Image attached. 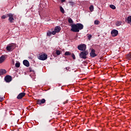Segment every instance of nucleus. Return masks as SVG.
Wrapping results in <instances>:
<instances>
[{"mask_svg":"<svg viewBox=\"0 0 131 131\" xmlns=\"http://www.w3.org/2000/svg\"><path fill=\"white\" fill-rule=\"evenodd\" d=\"M71 31L73 32H79V30L83 29V25L78 23L77 24H72L71 25Z\"/></svg>","mask_w":131,"mask_h":131,"instance_id":"obj_1","label":"nucleus"},{"mask_svg":"<svg viewBox=\"0 0 131 131\" xmlns=\"http://www.w3.org/2000/svg\"><path fill=\"white\" fill-rule=\"evenodd\" d=\"M89 55V51L88 50L81 52L79 54V57L81 59H86V56Z\"/></svg>","mask_w":131,"mask_h":131,"instance_id":"obj_2","label":"nucleus"},{"mask_svg":"<svg viewBox=\"0 0 131 131\" xmlns=\"http://www.w3.org/2000/svg\"><path fill=\"white\" fill-rule=\"evenodd\" d=\"M77 49L79 51L83 52L86 50V45L85 44H80L77 46Z\"/></svg>","mask_w":131,"mask_h":131,"instance_id":"obj_3","label":"nucleus"},{"mask_svg":"<svg viewBox=\"0 0 131 131\" xmlns=\"http://www.w3.org/2000/svg\"><path fill=\"white\" fill-rule=\"evenodd\" d=\"M60 31H61V27H60L59 26H57L55 28L54 31H53L52 32V34H53V35H55L56 33H57L58 32H60Z\"/></svg>","mask_w":131,"mask_h":131,"instance_id":"obj_4","label":"nucleus"},{"mask_svg":"<svg viewBox=\"0 0 131 131\" xmlns=\"http://www.w3.org/2000/svg\"><path fill=\"white\" fill-rule=\"evenodd\" d=\"M15 49V45L13 44H9L6 47V50L8 51V52H11V51H13Z\"/></svg>","mask_w":131,"mask_h":131,"instance_id":"obj_5","label":"nucleus"},{"mask_svg":"<svg viewBox=\"0 0 131 131\" xmlns=\"http://www.w3.org/2000/svg\"><path fill=\"white\" fill-rule=\"evenodd\" d=\"M7 16L9 17V21L10 22V23H13L14 22V14L12 13H9L7 14Z\"/></svg>","mask_w":131,"mask_h":131,"instance_id":"obj_6","label":"nucleus"},{"mask_svg":"<svg viewBox=\"0 0 131 131\" xmlns=\"http://www.w3.org/2000/svg\"><path fill=\"white\" fill-rule=\"evenodd\" d=\"M39 60H41V61H45V60H47L48 59V55L46 54H43L38 57Z\"/></svg>","mask_w":131,"mask_h":131,"instance_id":"obj_7","label":"nucleus"},{"mask_svg":"<svg viewBox=\"0 0 131 131\" xmlns=\"http://www.w3.org/2000/svg\"><path fill=\"white\" fill-rule=\"evenodd\" d=\"M90 56L91 58H95V57H97V54H96V50H95V49H92L90 52Z\"/></svg>","mask_w":131,"mask_h":131,"instance_id":"obj_8","label":"nucleus"},{"mask_svg":"<svg viewBox=\"0 0 131 131\" xmlns=\"http://www.w3.org/2000/svg\"><path fill=\"white\" fill-rule=\"evenodd\" d=\"M111 34L113 37L117 36V35H118V31L116 30H113L111 31Z\"/></svg>","mask_w":131,"mask_h":131,"instance_id":"obj_9","label":"nucleus"},{"mask_svg":"<svg viewBox=\"0 0 131 131\" xmlns=\"http://www.w3.org/2000/svg\"><path fill=\"white\" fill-rule=\"evenodd\" d=\"M5 80L6 82H10V81H12V77L11 76H6L5 78Z\"/></svg>","mask_w":131,"mask_h":131,"instance_id":"obj_10","label":"nucleus"},{"mask_svg":"<svg viewBox=\"0 0 131 131\" xmlns=\"http://www.w3.org/2000/svg\"><path fill=\"white\" fill-rule=\"evenodd\" d=\"M38 104L39 105H41L42 104H45L46 103V99H42L41 100H38L37 101Z\"/></svg>","mask_w":131,"mask_h":131,"instance_id":"obj_11","label":"nucleus"},{"mask_svg":"<svg viewBox=\"0 0 131 131\" xmlns=\"http://www.w3.org/2000/svg\"><path fill=\"white\" fill-rule=\"evenodd\" d=\"M23 64L24 65H25V66H26L27 67H29V61H28L27 60H24Z\"/></svg>","mask_w":131,"mask_h":131,"instance_id":"obj_12","label":"nucleus"},{"mask_svg":"<svg viewBox=\"0 0 131 131\" xmlns=\"http://www.w3.org/2000/svg\"><path fill=\"white\" fill-rule=\"evenodd\" d=\"M24 96H25V93H21L20 94H19L18 96H17V99H22L23 98V97H24Z\"/></svg>","mask_w":131,"mask_h":131,"instance_id":"obj_13","label":"nucleus"},{"mask_svg":"<svg viewBox=\"0 0 131 131\" xmlns=\"http://www.w3.org/2000/svg\"><path fill=\"white\" fill-rule=\"evenodd\" d=\"M6 73H7V71H6V70H0V75H4V74H6Z\"/></svg>","mask_w":131,"mask_h":131,"instance_id":"obj_14","label":"nucleus"},{"mask_svg":"<svg viewBox=\"0 0 131 131\" xmlns=\"http://www.w3.org/2000/svg\"><path fill=\"white\" fill-rule=\"evenodd\" d=\"M5 59H6V57L4 55H2L0 57V64H1V63H3V62L5 61Z\"/></svg>","mask_w":131,"mask_h":131,"instance_id":"obj_15","label":"nucleus"},{"mask_svg":"<svg viewBox=\"0 0 131 131\" xmlns=\"http://www.w3.org/2000/svg\"><path fill=\"white\" fill-rule=\"evenodd\" d=\"M127 23H131V16H129L127 18Z\"/></svg>","mask_w":131,"mask_h":131,"instance_id":"obj_16","label":"nucleus"},{"mask_svg":"<svg viewBox=\"0 0 131 131\" xmlns=\"http://www.w3.org/2000/svg\"><path fill=\"white\" fill-rule=\"evenodd\" d=\"M121 24H122V21H117L116 23V26H120V25H121Z\"/></svg>","mask_w":131,"mask_h":131,"instance_id":"obj_17","label":"nucleus"},{"mask_svg":"<svg viewBox=\"0 0 131 131\" xmlns=\"http://www.w3.org/2000/svg\"><path fill=\"white\" fill-rule=\"evenodd\" d=\"M89 9L90 12H93V11H94V6L91 5L89 7Z\"/></svg>","mask_w":131,"mask_h":131,"instance_id":"obj_18","label":"nucleus"},{"mask_svg":"<svg viewBox=\"0 0 131 131\" xmlns=\"http://www.w3.org/2000/svg\"><path fill=\"white\" fill-rule=\"evenodd\" d=\"M60 12L62 13V14H64V13H65V11L64 10V9L63 8V7H62V6L60 7Z\"/></svg>","mask_w":131,"mask_h":131,"instance_id":"obj_19","label":"nucleus"},{"mask_svg":"<svg viewBox=\"0 0 131 131\" xmlns=\"http://www.w3.org/2000/svg\"><path fill=\"white\" fill-rule=\"evenodd\" d=\"M110 7L111 8V9H112L113 10H115V9H116V7H115V6L113 5H110Z\"/></svg>","mask_w":131,"mask_h":131,"instance_id":"obj_20","label":"nucleus"},{"mask_svg":"<svg viewBox=\"0 0 131 131\" xmlns=\"http://www.w3.org/2000/svg\"><path fill=\"white\" fill-rule=\"evenodd\" d=\"M65 56H70V55H71V53H70L69 51H67L66 52V53H64Z\"/></svg>","mask_w":131,"mask_h":131,"instance_id":"obj_21","label":"nucleus"},{"mask_svg":"<svg viewBox=\"0 0 131 131\" xmlns=\"http://www.w3.org/2000/svg\"><path fill=\"white\" fill-rule=\"evenodd\" d=\"M87 37H88L89 40H91V39L92 38V35H91L90 34H88Z\"/></svg>","mask_w":131,"mask_h":131,"instance_id":"obj_22","label":"nucleus"},{"mask_svg":"<svg viewBox=\"0 0 131 131\" xmlns=\"http://www.w3.org/2000/svg\"><path fill=\"white\" fill-rule=\"evenodd\" d=\"M56 54L57 56H59V55H61V52L59 50H56Z\"/></svg>","mask_w":131,"mask_h":131,"instance_id":"obj_23","label":"nucleus"},{"mask_svg":"<svg viewBox=\"0 0 131 131\" xmlns=\"http://www.w3.org/2000/svg\"><path fill=\"white\" fill-rule=\"evenodd\" d=\"M15 67L19 68V67H20V62H16L15 63Z\"/></svg>","mask_w":131,"mask_h":131,"instance_id":"obj_24","label":"nucleus"},{"mask_svg":"<svg viewBox=\"0 0 131 131\" xmlns=\"http://www.w3.org/2000/svg\"><path fill=\"white\" fill-rule=\"evenodd\" d=\"M68 22L69 23H73V20H72V19L70 18L68 19Z\"/></svg>","mask_w":131,"mask_h":131,"instance_id":"obj_25","label":"nucleus"},{"mask_svg":"<svg viewBox=\"0 0 131 131\" xmlns=\"http://www.w3.org/2000/svg\"><path fill=\"white\" fill-rule=\"evenodd\" d=\"M94 24H95V25H99V21L98 20H95L94 21Z\"/></svg>","mask_w":131,"mask_h":131,"instance_id":"obj_26","label":"nucleus"},{"mask_svg":"<svg viewBox=\"0 0 131 131\" xmlns=\"http://www.w3.org/2000/svg\"><path fill=\"white\" fill-rule=\"evenodd\" d=\"M8 17V16H6L5 15H3L2 16H1V19H6V18H7Z\"/></svg>","mask_w":131,"mask_h":131,"instance_id":"obj_27","label":"nucleus"},{"mask_svg":"<svg viewBox=\"0 0 131 131\" xmlns=\"http://www.w3.org/2000/svg\"><path fill=\"white\" fill-rule=\"evenodd\" d=\"M51 35H52V32H48L47 33V35H48V36H51Z\"/></svg>","mask_w":131,"mask_h":131,"instance_id":"obj_28","label":"nucleus"},{"mask_svg":"<svg viewBox=\"0 0 131 131\" xmlns=\"http://www.w3.org/2000/svg\"><path fill=\"white\" fill-rule=\"evenodd\" d=\"M72 57L74 60H75V55H74V54L72 55Z\"/></svg>","mask_w":131,"mask_h":131,"instance_id":"obj_29","label":"nucleus"},{"mask_svg":"<svg viewBox=\"0 0 131 131\" xmlns=\"http://www.w3.org/2000/svg\"><path fill=\"white\" fill-rule=\"evenodd\" d=\"M127 57H128V58H129V59H131V55L130 54H128Z\"/></svg>","mask_w":131,"mask_h":131,"instance_id":"obj_30","label":"nucleus"},{"mask_svg":"<svg viewBox=\"0 0 131 131\" xmlns=\"http://www.w3.org/2000/svg\"><path fill=\"white\" fill-rule=\"evenodd\" d=\"M12 62L13 64H14V59H12Z\"/></svg>","mask_w":131,"mask_h":131,"instance_id":"obj_31","label":"nucleus"},{"mask_svg":"<svg viewBox=\"0 0 131 131\" xmlns=\"http://www.w3.org/2000/svg\"><path fill=\"white\" fill-rule=\"evenodd\" d=\"M66 0H61V3H64Z\"/></svg>","mask_w":131,"mask_h":131,"instance_id":"obj_32","label":"nucleus"},{"mask_svg":"<svg viewBox=\"0 0 131 131\" xmlns=\"http://www.w3.org/2000/svg\"><path fill=\"white\" fill-rule=\"evenodd\" d=\"M66 103H67V101H66V102H63V104H66Z\"/></svg>","mask_w":131,"mask_h":131,"instance_id":"obj_33","label":"nucleus"}]
</instances>
